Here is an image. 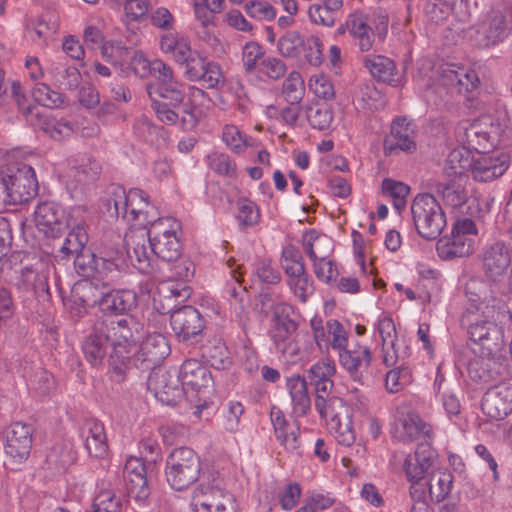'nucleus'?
I'll use <instances>...</instances> for the list:
<instances>
[{"label":"nucleus","instance_id":"obj_1","mask_svg":"<svg viewBox=\"0 0 512 512\" xmlns=\"http://www.w3.org/2000/svg\"><path fill=\"white\" fill-rule=\"evenodd\" d=\"M124 244L131 264L144 274L158 271V261L178 260L182 252L175 231L164 227L162 219L147 229H130L125 234Z\"/></svg>","mask_w":512,"mask_h":512},{"label":"nucleus","instance_id":"obj_2","mask_svg":"<svg viewBox=\"0 0 512 512\" xmlns=\"http://www.w3.org/2000/svg\"><path fill=\"white\" fill-rule=\"evenodd\" d=\"M468 304L462 315V325L467 327L471 341L479 345L481 353L496 356L505 345L503 321L512 319V313L505 304L493 296L481 298L467 292Z\"/></svg>","mask_w":512,"mask_h":512},{"label":"nucleus","instance_id":"obj_3","mask_svg":"<svg viewBox=\"0 0 512 512\" xmlns=\"http://www.w3.org/2000/svg\"><path fill=\"white\" fill-rule=\"evenodd\" d=\"M146 90L157 119L167 125H175L180 121L185 131L197 126V107L209 100L204 90L194 86L189 88L186 99L183 85L178 80L169 84H148Z\"/></svg>","mask_w":512,"mask_h":512},{"label":"nucleus","instance_id":"obj_4","mask_svg":"<svg viewBox=\"0 0 512 512\" xmlns=\"http://www.w3.org/2000/svg\"><path fill=\"white\" fill-rule=\"evenodd\" d=\"M105 330L110 338L111 352L108 355L110 377L122 382L130 367L132 353L144 337V326L134 317L105 321Z\"/></svg>","mask_w":512,"mask_h":512},{"label":"nucleus","instance_id":"obj_5","mask_svg":"<svg viewBox=\"0 0 512 512\" xmlns=\"http://www.w3.org/2000/svg\"><path fill=\"white\" fill-rule=\"evenodd\" d=\"M315 388V409L325 419L327 427L338 444L349 447L354 444L356 434L353 428L352 413L346 402L330 396L334 387L332 379L312 383Z\"/></svg>","mask_w":512,"mask_h":512},{"label":"nucleus","instance_id":"obj_6","mask_svg":"<svg viewBox=\"0 0 512 512\" xmlns=\"http://www.w3.org/2000/svg\"><path fill=\"white\" fill-rule=\"evenodd\" d=\"M148 194L138 188L128 192L120 185H112L104 203L111 217L122 218L127 222L138 221L140 228L147 229L160 220L156 209L148 201Z\"/></svg>","mask_w":512,"mask_h":512},{"label":"nucleus","instance_id":"obj_7","mask_svg":"<svg viewBox=\"0 0 512 512\" xmlns=\"http://www.w3.org/2000/svg\"><path fill=\"white\" fill-rule=\"evenodd\" d=\"M472 41L479 49H488L503 43L512 32V4L502 1L495 3L482 14L471 28Z\"/></svg>","mask_w":512,"mask_h":512},{"label":"nucleus","instance_id":"obj_8","mask_svg":"<svg viewBox=\"0 0 512 512\" xmlns=\"http://www.w3.org/2000/svg\"><path fill=\"white\" fill-rule=\"evenodd\" d=\"M201 472V458L192 448H175L166 459V480L176 491L185 490L193 485Z\"/></svg>","mask_w":512,"mask_h":512},{"label":"nucleus","instance_id":"obj_9","mask_svg":"<svg viewBox=\"0 0 512 512\" xmlns=\"http://www.w3.org/2000/svg\"><path fill=\"white\" fill-rule=\"evenodd\" d=\"M411 215L418 235L425 240L437 239L447 224L443 208L429 193H420L414 198Z\"/></svg>","mask_w":512,"mask_h":512},{"label":"nucleus","instance_id":"obj_10","mask_svg":"<svg viewBox=\"0 0 512 512\" xmlns=\"http://www.w3.org/2000/svg\"><path fill=\"white\" fill-rule=\"evenodd\" d=\"M75 267L83 276L99 274L115 277L125 266L122 251L114 246L100 245L94 252L75 257Z\"/></svg>","mask_w":512,"mask_h":512},{"label":"nucleus","instance_id":"obj_11","mask_svg":"<svg viewBox=\"0 0 512 512\" xmlns=\"http://www.w3.org/2000/svg\"><path fill=\"white\" fill-rule=\"evenodd\" d=\"M478 258L481 272L490 283H501L511 269L512 251L504 240L492 239L487 241L483 245Z\"/></svg>","mask_w":512,"mask_h":512},{"label":"nucleus","instance_id":"obj_12","mask_svg":"<svg viewBox=\"0 0 512 512\" xmlns=\"http://www.w3.org/2000/svg\"><path fill=\"white\" fill-rule=\"evenodd\" d=\"M160 312L170 314V325L179 342L196 344L202 340L206 321L195 307H163V311Z\"/></svg>","mask_w":512,"mask_h":512},{"label":"nucleus","instance_id":"obj_13","mask_svg":"<svg viewBox=\"0 0 512 512\" xmlns=\"http://www.w3.org/2000/svg\"><path fill=\"white\" fill-rule=\"evenodd\" d=\"M1 180L5 183L9 205H19L33 199L38 193V182L34 169L25 163H17L8 168L6 176Z\"/></svg>","mask_w":512,"mask_h":512},{"label":"nucleus","instance_id":"obj_14","mask_svg":"<svg viewBox=\"0 0 512 512\" xmlns=\"http://www.w3.org/2000/svg\"><path fill=\"white\" fill-rule=\"evenodd\" d=\"M194 512H236V501L220 482L214 485L200 483L192 493Z\"/></svg>","mask_w":512,"mask_h":512},{"label":"nucleus","instance_id":"obj_15","mask_svg":"<svg viewBox=\"0 0 512 512\" xmlns=\"http://www.w3.org/2000/svg\"><path fill=\"white\" fill-rule=\"evenodd\" d=\"M338 361L353 382L363 385L372 364V351L366 345L353 343L338 353Z\"/></svg>","mask_w":512,"mask_h":512},{"label":"nucleus","instance_id":"obj_16","mask_svg":"<svg viewBox=\"0 0 512 512\" xmlns=\"http://www.w3.org/2000/svg\"><path fill=\"white\" fill-rule=\"evenodd\" d=\"M170 347L162 334L148 335L137 350L132 353L134 366L142 371L157 370L161 362L169 355Z\"/></svg>","mask_w":512,"mask_h":512},{"label":"nucleus","instance_id":"obj_17","mask_svg":"<svg viewBox=\"0 0 512 512\" xmlns=\"http://www.w3.org/2000/svg\"><path fill=\"white\" fill-rule=\"evenodd\" d=\"M440 81L451 93L464 95L471 99V93L477 90L480 80L475 70L455 63L441 67Z\"/></svg>","mask_w":512,"mask_h":512},{"label":"nucleus","instance_id":"obj_18","mask_svg":"<svg viewBox=\"0 0 512 512\" xmlns=\"http://www.w3.org/2000/svg\"><path fill=\"white\" fill-rule=\"evenodd\" d=\"M34 223L47 238H57L69 227L64 208L54 201H44L36 206Z\"/></svg>","mask_w":512,"mask_h":512},{"label":"nucleus","instance_id":"obj_19","mask_svg":"<svg viewBox=\"0 0 512 512\" xmlns=\"http://www.w3.org/2000/svg\"><path fill=\"white\" fill-rule=\"evenodd\" d=\"M269 418L274 436L283 449L290 454L301 455L300 427L297 421L290 422L284 412L275 405L270 409Z\"/></svg>","mask_w":512,"mask_h":512},{"label":"nucleus","instance_id":"obj_20","mask_svg":"<svg viewBox=\"0 0 512 512\" xmlns=\"http://www.w3.org/2000/svg\"><path fill=\"white\" fill-rule=\"evenodd\" d=\"M33 427L22 422L12 423L6 432L5 453L13 464L26 461L32 448Z\"/></svg>","mask_w":512,"mask_h":512},{"label":"nucleus","instance_id":"obj_21","mask_svg":"<svg viewBox=\"0 0 512 512\" xmlns=\"http://www.w3.org/2000/svg\"><path fill=\"white\" fill-rule=\"evenodd\" d=\"M394 436L402 443H411L421 440V443H430L434 438L433 429L415 411L402 414L396 422Z\"/></svg>","mask_w":512,"mask_h":512},{"label":"nucleus","instance_id":"obj_22","mask_svg":"<svg viewBox=\"0 0 512 512\" xmlns=\"http://www.w3.org/2000/svg\"><path fill=\"white\" fill-rule=\"evenodd\" d=\"M147 386L159 401L167 405L176 404L183 393L178 375L162 368L150 372Z\"/></svg>","mask_w":512,"mask_h":512},{"label":"nucleus","instance_id":"obj_23","mask_svg":"<svg viewBox=\"0 0 512 512\" xmlns=\"http://www.w3.org/2000/svg\"><path fill=\"white\" fill-rule=\"evenodd\" d=\"M123 477L127 494L136 502H144L150 495L146 466L141 458L130 457L126 460Z\"/></svg>","mask_w":512,"mask_h":512},{"label":"nucleus","instance_id":"obj_24","mask_svg":"<svg viewBox=\"0 0 512 512\" xmlns=\"http://www.w3.org/2000/svg\"><path fill=\"white\" fill-rule=\"evenodd\" d=\"M386 155H393L397 150L412 152L416 149L415 126L406 117L395 118L390 126V133L383 143Z\"/></svg>","mask_w":512,"mask_h":512},{"label":"nucleus","instance_id":"obj_25","mask_svg":"<svg viewBox=\"0 0 512 512\" xmlns=\"http://www.w3.org/2000/svg\"><path fill=\"white\" fill-rule=\"evenodd\" d=\"M481 409L491 419H504L512 411V385L501 383L489 388L482 397Z\"/></svg>","mask_w":512,"mask_h":512},{"label":"nucleus","instance_id":"obj_26","mask_svg":"<svg viewBox=\"0 0 512 512\" xmlns=\"http://www.w3.org/2000/svg\"><path fill=\"white\" fill-rule=\"evenodd\" d=\"M93 304H97L105 316L123 315L137 306V295L129 289L110 290L102 292L99 298L95 297Z\"/></svg>","mask_w":512,"mask_h":512},{"label":"nucleus","instance_id":"obj_27","mask_svg":"<svg viewBox=\"0 0 512 512\" xmlns=\"http://www.w3.org/2000/svg\"><path fill=\"white\" fill-rule=\"evenodd\" d=\"M437 458V452L428 442L420 443L413 454H409L403 470L409 482H420L429 473Z\"/></svg>","mask_w":512,"mask_h":512},{"label":"nucleus","instance_id":"obj_28","mask_svg":"<svg viewBox=\"0 0 512 512\" xmlns=\"http://www.w3.org/2000/svg\"><path fill=\"white\" fill-rule=\"evenodd\" d=\"M15 285L20 291L31 293L40 301L50 299L48 275L37 264L23 267L16 277Z\"/></svg>","mask_w":512,"mask_h":512},{"label":"nucleus","instance_id":"obj_29","mask_svg":"<svg viewBox=\"0 0 512 512\" xmlns=\"http://www.w3.org/2000/svg\"><path fill=\"white\" fill-rule=\"evenodd\" d=\"M110 346V338L105 330L104 320H97L82 343L85 359L94 367L102 364Z\"/></svg>","mask_w":512,"mask_h":512},{"label":"nucleus","instance_id":"obj_30","mask_svg":"<svg viewBox=\"0 0 512 512\" xmlns=\"http://www.w3.org/2000/svg\"><path fill=\"white\" fill-rule=\"evenodd\" d=\"M509 167L506 155L479 154L472 158L471 174L475 181L489 182L502 176Z\"/></svg>","mask_w":512,"mask_h":512},{"label":"nucleus","instance_id":"obj_31","mask_svg":"<svg viewBox=\"0 0 512 512\" xmlns=\"http://www.w3.org/2000/svg\"><path fill=\"white\" fill-rule=\"evenodd\" d=\"M365 67L378 81L399 87L404 84V74L399 72L395 62L383 55H369L364 60Z\"/></svg>","mask_w":512,"mask_h":512},{"label":"nucleus","instance_id":"obj_32","mask_svg":"<svg viewBox=\"0 0 512 512\" xmlns=\"http://www.w3.org/2000/svg\"><path fill=\"white\" fill-rule=\"evenodd\" d=\"M81 438L85 449L91 457L101 459L107 455L108 443L102 422L96 419L85 421L81 429Z\"/></svg>","mask_w":512,"mask_h":512},{"label":"nucleus","instance_id":"obj_33","mask_svg":"<svg viewBox=\"0 0 512 512\" xmlns=\"http://www.w3.org/2000/svg\"><path fill=\"white\" fill-rule=\"evenodd\" d=\"M345 27L348 28L350 36L357 41L356 45L362 52L372 49L374 43L373 29L368 24V15L355 10L347 15Z\"/></svg>","mask_w":512,"mask_h":512},{"label":"nucleus","instance_id":"obj_34","mask_svg":"<svg viewBox=\"0 0 512 512\" xmlns=\"http://www.w3.org/2000/svg\"><path fill=\"white\" fill-rule=\"evenodd\" d=\"M178 377L183 391L188 388L200 391L211 381L208 368L196 359L185 360L180 366Z\"/></svg>","mask_w":512,"mask_h":512},{"label":"nucleus","instance_id":"obj_35","mask_svg":"<svg viewBox=\"0 0 512 512\" xmlns=\"http://www.w3.org/2000/svg\"><path fill=\"white\" fill-rule=\"evenodd\" d=\"M505 371V367L495 356L483 355L469 361L467 372L470 379L475 382H489L499 378Z\"/></svg>","mask_w":512,"mask_h":512},{"label":"nucleus","instance_id":"obj_36","mask_svg":"<svg viewBox=\"0 0 512 512\" xmlns=\"http://www.w3.org/2000/svg\"><path fill=\"white\" fill-rule=\"evenodd\" d=\"M286 387L291 398L293 414L296 417L305 416L311 409L306 380L300 375H293L287 378Z\"/></svg>","mask_w":512,"mask_h":512},{"label":"nucleus","instance_id":"obj_37","mask_svg":"<svg viewBox=\"0 0 512 512\" xmlns=\"http://www.w3.org/2000/svg\"><path fill=\"white\" fill-rule=\"evenodd\" d=\"M224 293L236 314L244 312L249 306V292L242 285L241 275L235 270L230 272V279L226 281Z\"/></svg>","mask_w":512,"mask_h":512},{"label":"nucleus","instance_id":"obj_38","mask_svg":"<svg viewBox=\"0 0 512 512\" xmlns=\"http://www.w3.org/2000/svg\"><path fill=\"white\" fill-rule=\"evenodd\" d=\"M202 357L217 370H226L232 366L233 360L226 344L221 339H212L202 346Z\"/></svg>","mask_w":512,"mask_h":512},{"label":"nucleus","instance_id":"obj_39","mask_svg":"<svg viewBox=\"0 0 512 512\" xmlns=\"http://www.w3.org/2000/svg\"><path fill=\"white\" fill-rule=\"evenodd\" d=\"M48 73L52 83L63 90L77 89L82 80V76L76 67L60 61L52 62Z\"/></svg>","mask_w":512,"mask_h":512},{"label":"nucleus","instance_id":"obj_40","mask_svg":"<svg viewBox=\"0 0 512 512\" xmlns=\"http://www.w3.org/2000/svg\"><path fill=\"white\" fill-rule=\"evenodd\" d=\"M41 129L55 141L71 137L76 129L75 122L55 115H45L41 120Z\"/></svg>","mask_w":512,"mask_h":512},{"label":"nucleus","instance_id":"obj_41","mask_svg":"<svg viewBox=\"0 0 512 512\" xmlns=\"http://www.w3.org/2000/svg\"><path fill=\"white\" fill-rule=\"evenodd\" d=\"M472 158L465 149H453L447 156L444 175L448 179L461 180L468 169L471 170Z\"/></svg>","mask_w":512,"mask_h":512},{"label":"nucleus","instance_id":"obj_42","mask_svg":"<svg viewBox=\"0 0 512 512\" xmlns=\"http://www.w3.org/2000/svg\"><path fill=\"white\" fill-rule=\"evenodd\" d=\"M159 293L165 301L162 307L178 309L190 298L191 288L181 281H167L161 286ZM161 309L163 310V308Z\"/></svg>","mask_w":512,"mask_h":512},{"label":"nucleus","instance_id":"obj_43","mask_svg":"<svg viewBox=\"0 0 512 512\" xmlns=\"http://www.w3.org/2000/svg\"><path fill=\"white\" fill-rule=\"evenodd\" d=\"M436 190L443 202L452 208H461L467 202L468 195L460 180L449 179V182H439Z\"/></svg>","mask_w":512,"mask_h":512},{"label":"nucleus","instance_id":"obj_44","mask_svg":"<svg viewBox=\"0 0 512 512\" xmlns=\"http://www.w3.org/2000/svg\"><path fill=\"white\" fill-rule=\"evenodd\" d=\"M305 114L311 128L320 131L329 129L334 117L332 107L325 102L306 106Z\"/></svg>","mask_w":512,"mask_h":512},{"label":"nucleus","instance_id":"obj_45","mask_svg":"<svg viewBox=\"0 0 512 512\" xmlns=\"http://www.w3.org/2000/svg\"><path fill=\"white\" fill-rule=\"evenodd\" d=\"M88 241L87 233L83 226L77 225L75 226L66 236L65 240L61 243L59 247L60 256L64 258H69L72 255H83L88 252H84L83 248Z\"/></svg>","mask_w":512,"mask_h":512},{"label":"nucleus","instance_id":"obj_46","mask_svg":"<svg viewBox=\"0 0 512 512\" xmlns=\"http://www.w3.org/2000/svg\"><path fill=\"white\" fill-rule=\"evenodd\" d=\"M453 475L447 470L438 471L431 476L429 483V495L436 503L443 502L451 492Z\"/></svg>","mask_w":512,"mask_h":512},{"label":"nucleus","instance_id":"obj_47","mask_svg":"<svg viewBox=\"0 0 512 512\" xmlns=\"http://www.w3.org/2000/svg\"><path fill=\"white\" fill-rule=\"evenodd\" d=\"M451 235L456 241L464 242L465 248H468V255H470L474 250L478 228L472 219L459 218L453 223Z\"/></svg>","mask_w":512,"mask_h":512},{"label":"nucleus","instance_id":"obj_48","mask_svg":"<svg viewBox=\"0 0 512 512\" xmlns=\"http://www.w3.org/2000/svg\"><path fill=\"white\" fill-rule=\"evenodd\" d=\"M96 289L92 282H87L79 287L72 294L69 300V311L73 317L82 318L87 314L88 307L93 304V299L88 297L89 293Z\"/></svg>","mask_w":512,"mask_h":512},{"label":"nucleus","instance_id":"obj_49","mask_svg":"<svg viewBox=\"0 0 512 512\" xmlns=\"http://www.w3.org/2000/svg\"><path fill=\"white\" fill-rule=\"evenodd\" d=\"M381 188L382 193L392 199L394 208L398 212H401L406 206V199L410 193V187L403 182L385 178L382 181Z\"/></svg>","mask_w":512,"mask_h":512},{"label":"nucleus","instance_id":"obj_50","mask_svg":"<svg viewBox=\"0 0 512 512\" xmlns=\"http://www.w3.org/2000/svg\"><path fill=\"white\" fill-rule=\"evenodd\" d=\"M304 38L298 31H287L279 38L277 49L286 58H300Z\"/></svg>","mask_w":512,"mask_h":512},{"label":"nucleus","instance_id":"obj_51","mask_svg":"<svg viewBox=\"0 0 512 512\" xmlns=\"http://www.w3.org/2000/svg\"><path fill=\"white\" fill-rule=\"evenodd\" d=\"M281 264L287 279L297 278L307 273L303 256L292 247L283 250Z\"/></svg>","mask_w":512,"mask_h":512},{"label":"nucleus","instance_id":"obj_52","mask_svg":"<svg viewBox=\"0 0 512 512\" xmlns=\"http://www.w3.org/2000/svg\"><path fill=\"white\" fill-rule=\"evenodd\" d=\"M282 94L288 104H300L305 94V85L298 72H291L285 79Z\"/></svg>","mask_w":512,"mask_h":512},{"label":"nucleus","instance_id":"obj_53","mask_svg":"<svg viewBox=\"0 0 512 512\" xmlns=\"http://www.w3.org/2000/svg\"><path fill=\"white\" fill-rule=\"evenodd\" d=\"M236 219L241 227H253L260 221V211L255 202L240 198L236 202Z\"/></svg>","mask_w":512,"mask_h":512},{"label":"nucleus","instance_id":"obj_54","mask_svg":"<svg viewBox=\"0 0 512 512\" xmlns=\"http://www.w3.org/2000/svg\"><path fill=\"white\" fill-rule=\"evenodd\" d=\"M101 54L111 64L122 66L128 62L131 49L126 47L123 42L114 40L103 43Z\"/></svg>","mask_w":512,"mask_h":512},{"label":"nucleus","instance_id":"obj_55","mask_svg":"<svg viewBox=\"0 0 512 512\" xmlns=\"http://www.w3.org/2000/svg\"><path fill=\"white\" fill-rule=\"evenodd\" d=\"M436 251L442 260L469 256L468 248H465L464 242L456 241L452 235L449 238L439 239L436 244Z\"/></svg>","mask_w":512,"mask_h":512},{"label":"nucleus","instance_id":"obj_56","mask_svg":"<svg viewBox=\"0 0 512 512\" xmlns=\"http://www.w3.org/2000/svg\"><path fill=\"white\" fill-rule=\"evenodd\" d=\"M32 95L35 101L44 107L54 109L61 107L64 103V95L52 90L45 83H36Z\"/></svg>","mask_w":512,"mask_h":512},{"label":"nucleus","instance_id":"obj_57","mask_svg":"<svg viewBox=\"0 0 512 512\" xmlns=\"http://www.w3.org/2000/svg\"><path fill=\"white\" fill-rule=\"evenodd\" d=\"M100 169L98 162L88 160L78 166L70 167L68 176L73 179L76 185H85L97 178Z\"/></svg>","mask_w":512,"mask_h":512},{"label":"nucleus","instance_id":"obj_58","mask_svg":"<svg viewBox=\"0 0 512 512\" xmlns=\"http://www.w3.org/2000/svg\"><path fill=\"white\" fill-rule=\"evenodd\" d=\"M322 42L319 37L311 35L304 38L301 46V57L311 66H319L323 62Z\"/></svg>","mask_w":512,"mask_h":512},{"label":"nucleus","instance_id":"obj_59","mask_svg":"<svg viewBox=\"0 0 512 512\" xmlns=\"http://www.w3.org/2000/svg\"><path fill=\"white\" fill-rule=\"evenodd\" d=\"M293 315L294 308L292 305L284 302L276 304L273 307L272 326L297 331L298 324L293 319Z\"/></svg>","mask_w":512,"mask_h":512},{"label":"nucleus","instance_id":"obj_60","mask_svg":"<svg viewBox=\"0 0 512 512\" xmlns=\"http://www.w3.org/2000/svg\"><path fill=\"white\" fill-rule=\"evenodd\" d=\"M91 505L102 511L120 512L122 501L114 490L102 489L96 494Z\"/></svg>","mask_w":512,"mask_h":512},{"label":"nucleus","instance_id":"obj_61","mask_svg":"<svg viewBox=\"0 0 512 512\" xmlns=\"http://www.w3.org/2000/svg\"><path fill=\"white\" fill-rule=\"evenodd\" d=\"M76 459V454L68 444H57L47 456V461L57 468L66 469Z\"/></svg>","mask_w":512,"mask_h":512},{"label":"nucleus","instance_id":"obj_62","mask_svg":"<svg viewBox=\"0 0 512 512\" xmlns=\"http://www.w3.org/2000/svg\"><path fill=\"white\" fill-rule=\"evenodd\" d=\"M300 112L301 109L299 104H288V106L283 108H278L274 105L267 107V113L270 117H275L285 125L292 128L296 127Z\"/></svg>","mask_w":512,"mask_h":512},{"label":"nucleus","instance_id":"obj_63","mask_svg":"<svg viewBox=\"0 0 512 512\" xmlns=\"http://www.w3.org/2000/svg\"><path fill=\"white\" fill-rule=\"evenodd\" d=\"M264 48L255 41L246 43L242 49V62L246 72H252L257 67L259 68V61L264 58Z\"/></svg>","mask_w":512,"mask_h":512},{"label":"nucleus","instance_id":"obj_64","mask_svg":"<svg viewBox=\"0 0 512 512\" xmlns=\"http://www.w3.org/2000/svg\"><path fill=\"white\" fill-rule=\"evenodd\" d=\"M338 12L331 10L319 3L310 5L308 16L312 23L324 27H332L337 21Z\"/></svg>","mask_w":512,"mask_h":512}]
</instances>
